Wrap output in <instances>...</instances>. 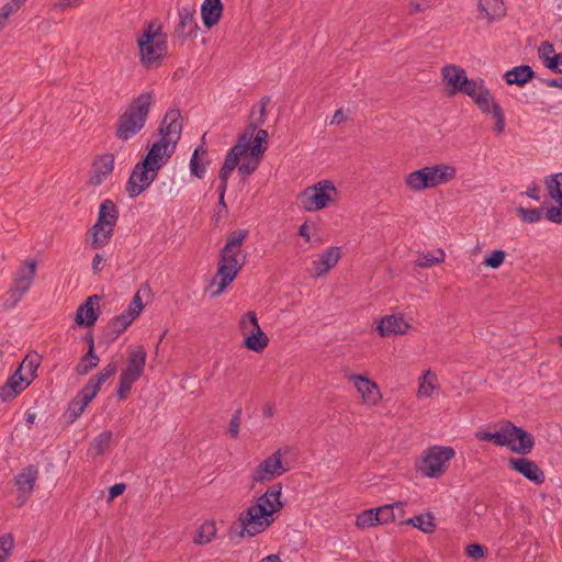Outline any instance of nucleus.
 Instances as JSON below:
<instances>
[{"label": "nucleus", "mask_w": 562, "mask_h": 562, "mask_svg": "<svg viewBox=\"0 0 562 562\" xmlns=\"http://www.w3.org/2000/svg\"><path fill=\"white\" fill-rule=\"evenodd\" d=\"M454 453L452 447L432 446L424 451L422 460L417 463V471L426 477H438L445 472L447 462Z\"/></svg>", "instance_id": "obj_7"}, {"label": "nucleus", "mask_w": 562, "mask_h": 562, "mask_svg": "<svg viewBox=\"0 0 562 562\" xmlns=\"http://www.w3.org/2000/svg\"><path fill=\"white\" fill-rule=\"evenodd\" d=\"M119 220V209L115 203L105 199L99 207L97 223L91 227L92 234L91 247L99 249L104 247L111 239L114 226Z\"/></svg>", "instance_id": "obj_6"}, {"label": "nucleus", "mask_w": 562, "mask_h": 562, "mask_svg": "<svg viewBox=\"0 0 562 562\" xmlns=\"http://www.w3.org/2000/svg\"><path fill=\"white\" fill-rule=\"evenodd\" d=\"M251 330L250 335L244 339V346L251 351L261 352L269 342L268 336L262 331L259 326L256 314L250 315Z\"/></svg>", "instance_id": "obj_22"}, {"label": "nucleus", "mask_w": 562, "mask_h": 562, "mask_svg": "<svg viewBox=\"0 0 562 562\" xmlns=\"http://www.w3.org/2000/svg\"><path fill=\"white\" fill-rule=\"evenodd\" d=\"M38 476V468L35 464H30L22 470L15 476V484L19 488V492L25 496H30L34 490L35 481Z\"/></svg>", "instance_id": "obj_28"}, {"label": "nucleus", "mask_w": 562, "mask_h": 562, "mask_svg": "<svg viewBox=\"0 0 562 562\" xmlns=\"http://www.w3.org/2000/svg\"><path fill=\"white\" fill-rule=\"evenodd\" d=\"M400 505H402V503H394V504H389V505L376 507V509L381 510V512H379V515H378V518L380 520L379 525H383L391 520H394V518H395L394 507L400 506Z\"/></svg>", "instance_id": "obj_48"}, {"label": "nucleus", "mask_w": 562, "mask_h": 562, "mask_svg": "<svg viewBox=\"0 0 562 562\" xmlns=\"http://www.w3.org/2000/svg\"><path fill=\"white\" fill-rule=\"evenodd\" d=\"M216 536V527L214 522L206 521L204 522L200 529L196 531V535L193 538V542L195 544H206L212 541V539Z\"/></svg>", "instance_id": "obj_38"}, {"label": "nucleus", "mask_w": 562, "mask_h": 562, "mask_svg": "<svg viewBox=\"0 0 562 562\" xmlns=\"http://www.w3.org/2000/svg\"><path fill=\"white\" fill-rule=\"evenodd\" d=\"M136 42L140 64L147 69L159 67L167 54L166 35L160 32V29L154 30V23H147L144 31L137 35Z\"/></svg>", "instance_id": "obj_5"}, {"label": "nucleus", "mask_w": 562, "mask_h": 562, "mask_svg": "<svg viewBox=\"0 0 562 562\" xmlns=\"http://www.w3.org/2000/svg\"><path fill=\"white\" fill-rule=\"evenodd\" d=\"M36 271V261L29 259L24 266H21L13 279V284L5 293L3 306L8 310L13 308L22 300L23 295L31 288Z\"/></svg>", "instance_id": "obj_8"}, {"label": "nucleus", "mask_w": 562, "mask_h": 562, "mask_svg": "<svg viewBox=\"0 0 562 562\" xmlns=\"http://www.w3.org/2000/svg\"><path fill=\"white\" fill-rule=\"evenodd\" d=\"M351 380L355 381V385L359 393H361L364 402L376 404L381 397L380 390L373 381L361 375H352Z\"/></svg>", "instance_id": "obj_29"}, {"label": "nucleus", "mask_w": 562, "mask_h": 562, "mask_svg": "<svg viewBox=\"0 0 562 562\" xmlns=\"http://www.w3.org/2000/svg\"><path fill=\"white\" fill-rule=\"evenodd\" d=\"M259 161H260V158H256V157H251L247 160H244L239 166H238V172L241 177H247V176H250L252 175L258 166H259Z\"/></svg>", "instance_id": "obj_51"}, {"label": "nucleus", "mask_w": 562, "mask_h": 562, "mask_svg": "<svg viewBox=\"0 0 562 562\" xmlns=\"http://www.w3.org/2000/svg\"><path fill=\"white\" fill-rule=\"evenodd\" d=\"M117 370L116 362L112 361L105 366L100 372L92 375L94 380L102 385L110 376H112Z\"/></svg>", "instance_id": "obj_54"}, {"label": "nucleus", "mask_w": 562, "mask_h": 562, "mask_svg": "<svg viewBox=\"0 0 562 562\" xmlns=\"http://www.w3.org/2000/svg\"><path fill=\"white\" fill-rule=\"evenodd\" d=\"M337 190L330 180H322L312 187H307L301 194L302 206L308 212L325 209L333 200L331 194Z\"/></svg>", "instance_id": "obj_10"}, {"label": "nucleus", "mask_w": 562, "mask_h": 562, "mask_svg": "<svg viewBox=\"0 0 562 562\" xmlns=\"http://www.w3.org/2000/svg\"><path fill=\"white\" fill-rule=\"evenodd\" d=\"M486 551H487V549L480 543H470V544L465 546V548H464L465 555L475 561L483 558L485 555Z\"/></svg>", "instance_id": "obj_53"}, {"label": "nucleus", "mask_w": 562, "mask_h": 562, "mask_svg": "<svg viewBox=\"0 0 562 562\" xmlns=\"http://www.w3.org/2000/svg\"><path fill=\"white\" fill-rule=\"evenodd\" d=\"M477 19L486 20L487 25L502 20L506 15V7L503 0H479Z\"/></svg>", "instance_id": "obj_18"}, {"label": "nucleus", "mask_w": 562, "mask_h": 562, "mask_svg": "<svg viewBox=\"0 0 562 562\" xmlns=\"http://www.w3.org/2000/svg\"><path fill=\"white\" fill-rule=\"evenodd\" d=\"M517 213L521 221H524L526 223H536V222L540 221V218L543 214V209H541V207L526 209V207L520 206L517 209Z\"/></svg>", "instance_id": "obj_44"}, {"label": "nucleus", "mask_w": 562, "mask_h": 562, "mask_svg": "<svg viewBox=\"0 0 562 562\" xmlns=\"http://www.w3.org/2000/svg\"><path fill=\"white\" fill-rule=\"evenodd\" d=\"M434 516L430 513L416 515L404 521L406 525H411L425 533H431L435 530Z\"/></svg>", "instance_id": "obj_35"}, {"label": "nucleus", "mask_w": 562, "mask_h": 562, "mask_svg": "<svg viewBox=\"0 0 562 562\" xmlns=\"http://www.w3.org/2000/svg\"><path fill=\"white\" fill-rule=\"evenodd\" d=\"M144 308V304L142 302V299L139 296V293L137 292L134 296L131 303L128 304L127 310L123 312L125 316H128L132 322L140 314V312Z\"/></svg>", "instance_id": "obj_46"}, {"label": "nucleus", "mask_w": 562, "mask_h": 562, "mask_svg": "<svg viewBox=\"0 0 562 562\" xmlns=\"http://www.w3.org/2000/svg\"><path fill=\"white\" fill-rule=\"evenodd\" d=\"M548 68L562 75V53L553 56V59L548 63Z\"/></svg>", "instance_id": "obj_61"}, {"label": "nucleus", "mask_w": 562, "mask_h": 562, "mask_svg": "<svg viewBox=\"0 0 562 562\" xmlns=\"http://www.w3.org/2000/svg\"><path fill=\"white\" fill-rule=\"evenodd\" d=\"M289 448L278 449L271 456L261 461L251 472V480L256 483H265L282 475L289 469L282 463V452L288 453Z\"/></svg>", "instance_id": "obj_11"}, {"label": "nucleus", "mask_w": 562, "mask_h": 562, "mask_svg": "<svg viewBox=\"0 0 562 562\" xmlns=\"http://www.w3.org/2000/svg\"><path fill=\"white\" fill-rule=\"evenodd\" d=\"M224 5L221 0H204L201 5L202 22L206 29L216 25L223 14Z\"/></svg>", "instance_id": "obj_25"}, {"label": "nucleus", "mask_w": 562, "mask_h": 562, "mask_svg": "<svg viewBox=\"0 0 562 562\" xmlns=\"http://www.w3.org/2000/svg\"><path fill=\"white\" fill-rule=\"evenodd\" d=\"M125 488H126V484H124V483H116V484L112 485L109 488L108 502H112L114 498L122 495L124 493Z\"/></svg>", "instance_id": "obj_60"}, {"label": "nucleus", "mask_w": 562, "mask_h": 562, "mask_svg": "<svg viewBox=\"0 0 562 562\" xmlns=\"http://www.w3.org/2000/svg\"><path fill=\"white\" fill-rule=\"evenodd\" d=\"M14 547V538L11 533L0 536V562H5Z\"/></svg>", "instance_id": "obj_45"}, {"label": "nucleus", "mask_w": 562, "mask_h": 562, "mask_svg": "<svg viewBox=\"0 0 562 562\" xmlns=\"http://www.w3.org/2000/svg\"><path fill=\"white\" fill-rule=\"evenodd\" d=\"M104 259L100 254H95L92 259V271L94 274L99 273L103 269Z\"/></svg>", "instance_id": "obj_64"}, {"label": "nucleus", "mask_w": 562, "mask_h": 562, "mask_svg": "<svg viewBox=\"0 0 562 562\" xmlns=\"http://www.w3.org/2000/svg\"><path fill=\"white\" fill-rule=\"evenodd\" d=\"M248 235V229H236L227 236L224 247L220 250L217 272L211 283V285H214L220 278V282L217 283L218 288L212 293V296L224 292L245 265L246 255L241 256V258H239V255L241 246Z\"/></svg>", "instance_id": "obj_2"}, {"label": "nucleus", "mask_w": 562, "mask_h": 562, "mask_svg": "<svg viewBox=\"0 0 562 562\" xmlns=\"http://www.w3.org/2000/svg\"><path fill=\"white\" fill-rule=\"evenodd\" d=\"M102 385H100L93 376H91L86 385L77 393V397L85 401V404H89L97 396Z\"/></svg>", "instance_id": "obj_39"}, {"label": "nucleus", "mask_w": 562, "mask_h": 562, "mask_svg": "<svg viewBox=\"0 0 562 562\" xmlns=\"http://www.w3.org/2000/svg\"><path fill=\"white\" fill-rule=\"evenodd\" d=\"M240 416H241V408L239 407L233 414L231 423H229L228 434L232 438H237V436L239 434Z\"/></svg>", "instance_id": "obj_57"}, {"label": "nucleus", "mask_w": 562, "mask_h": 562, "mask_svg": "<svg viewBox=\"0 0 562 562\" xmlns=\"http://www.w3.org/2000/svg\"><path fill=\"white\" fill-rule=\"evenodd\" d=\"M430 167H423L411 172L406 177V186L414 191H422L434 188Z\"/></svg>", "instance_id": "obj_26"}, {"label": "nucleus", "mask_w": 562, "mask_h": 562, "mask_svg": "<svg viewBox=\"0 0 562 562\" xmlns=\"http://www.w3.org/2000/svg\"><path fill=\"white\" fill-rule=\"evenodd\" d=\"M112 440V431L104 430L100 432L97 437L92 439L90 442L88 454L91 457H98L105 453V451L110 448V443Z\"/></svg>", "instance_id": "obj_33"}, {"label": "nucleus", "mask_w": 562, "mask_h": 562, "mask_svg": "<svg viewBox=\"0 0 562 562\" xmlns=\"http://www.w3.org/2000/svg\"><path fill=\"white\" fill-rule=\"evenodd\" d=\"M146 359H147L146 350L144 349L143 346H138L136 349L132 350L128 353L127 366L121 372V374L137 381L144 372Z\"/></svg>", "instance_id": "obj_19"}, {"label": "nucleus", "mask_w": 562, "mask_h": 562, "mask_svg": "<svg viewBox=\"0 0 562 562\" xmlns=\"http://www.w3.org/2000/svg\"><path fill=\"white\" fill-rule=\"evenodd\" d=\"M88 404H85V401L75 396L69 401L67 409L64 414V418L66 419V424L70 425L77 420L81 414L85 412Z\"/></svg>", "instance_id": "obj_36"}, {"label": "nucleus", "mask_w": 562, "mask_h": 562, "mask_svg": "<svg viewBox=\"0 0 562 562\" xmlns=\"http://www.w3.org/2000/svg\"><path fill=\"white\" fill-rule=\"evenodd\" d=\"M32 380L27 376H23L21 368H18L15 372L9 376L5 383L0 387V398L2 402H8L14 398L23 390H25Z\"/></svg>", "instance_id": "obj_16"}, {"label": "nucleus", "mask_w": 562, "mask_h": 562, "mask_svg": "<svg viewBox=\"0 0 562 562\" xmlns=\"http://www.w3.org/2000/svg\"><path fill=\"white\" fill-rule=\"evenodd\" d=\"M548 193L552 200L559 203L546 211V218L552 223H562V172L548 176L544 180Z\"/></svg>", "instance_id": "obj_12"}, {"label": "nucleus", "mask_w": 562, "mask_h": 562, "mask_svg": "<svg viewBox=\"0 0 562 562\" xmlns=\"http://www.w3.org/2000/svg\"><path fill=\"white\" fill-rule=\"evenodd\" d=\"M195 4H186L179 10V23L175 27V32L183 40L196 38L200 30L195 19Z\"/></svg>", "instance_id": "obj_14"}, {"label": "nucleus", "mask_w": 562, "mask_h": 562, "mask_svg": "<svg viewBox=\"0 0 562 562\" xmlns=\"http://www.w3.org/2000/svg\"><path fill=\"white\" fill-rule=\"evenodd\" d=\"M114 155L104 154L92 164V175L89 184L93 187L100 186L113 171Z\"/></svg>", "instance_id": "obj_20"}, {"label": "nucleus", "mask_w": 562, "mask_h": 562, "mask_svg": "<svg viewBox=\"0 0 562 562\" xmlns=\"http://www.w3.org/2000/svg\"><path fill=\"white\" fill-rule=\"evenodd\" d=\"M100 361L86 359V353L81 357L79 363L76 366L75 371L78 375L82 376L88 374L92 369L97 368Z\"/></svg>", "instance_id": "obj_52"}, {"label": "nucleus", "mask_w": 562, "mask_h": 562, "mask_svg": "<svg viewBox=\"0 0 562 562\" xmlns=\"http://www.w3.org/2000/svg\"><path fill=\"white\" fill-rule=\"evenodd\" d=\"M132 323L123 313L114 316L103 328L101 339L106 344L113 342Z\"/></svg>", "instance_id": "obj_24"}, {"label": "nucleus", "mask_w": 562, "mask_h": 562, "mask_svg": "<svg viewBox=\"0 0 562 562\" xmlns=\"http://www.w3.org/2000/svg\"><path fill=\"white\" fill-rule=\"evenodd\" d=\"M210 164L211 160L207 157L198 156L196 151H193L189 164L190 173L198 179H203Z\"/></svg>", "instance_id": "obj_37"}, {"label": "nucleus", "mask_w": 562, "mask_h": 562, "mask_svg": "<svg viewBox=\"0 0 562 562\" xmlns=\"http://www.w3.org/2000/svg\"><path fill=\"white\" fill-rule=\"evenodd\" d=\"M269 134L266 130H258L252 143H247L245 151L250 157L261 158L267 150Z\"/></svg>", "instance_id": "obj_32"}, {"label": "nucleus", "mask_w": 562, "mask_h": 562, "mask_svg": "<svg viewBox=\"0 0 562 562\" xmlns=\"http://www.w3.org/2000/svg\"><path fill=\"white\" fill-rule=\"evenodd\" d=\"M260 506L261 505L252 504L240 514L239 537H244L245 535L255 537L266 530V528L274 521L272 510L265 509Z\"/></svg>", "instance_id": "obj_9"}, {"label": "nucleus", "mask_w": 562, "mask_h": 562, "mask_svg": "<svg viewBox=\"0 0 562 562\" xmlns=\"http://www.w3.org/2000/svg\"><path fill=\"white\" fill-rule=\"evenodd\" d=\"M379 509L370 508L366 509L357 516L356 525L361 528H369L378 526L380 520L378 518Z\"/></svg>", "instance_id": "obj_40"}, {"label": "nucleus", "mask_w": 562, "mask_h": 562, "mask_svg": "<svg viewBox=\"0 0 562 562\" xmlns=\"http://www.w3.org/2000/svg\"><path fill=\"white\" fill-rule=\"evenodd\" d=\"M459 92L469 95L483 113H491L495 120L494 131L502 134L505 131V116L501 105L494 100L490 90L467 77L464 69L459 68Z\"/></svg>", "instance_id": "obj_3"}, {"label": "nucleus", "mask_w": 562, "mask_h": 562, "mask_svg": "<svg viewBox=\"0 0 562 562\" xmlns=\"http://www.w3.org/2000/svg\"><path fill=\"white\" fill-rule=\"evenodd\" d=\"M510 425L512 422L509 420H502L499 423V430L491 432L486 430H480L475 432V437L480 441H492L496 446L499 447H508L512 446V438H510Z\"/></svg>", "instance_id": "obj_21"}, {"label": "nucleus", "mask_w": 562, "mask_h": 562, "mask_svg": "<svg viewBox=\"0 0 562 562\" xmlns=\"http://www.w3.org/2000/svg\"><path fill=\"white\" fill-rule=\"evenodd\" d=\"M38 366L40 361L37 360V358L25 357L19 368H21V370L24 369L25 371H27V373L31 375L30 380H32L36 376V370Z\"/></svg>", "instance_id": "obj_56"}, {"label": "nucleus", "mask_w": 562, "mask_h": 562, "mask_svg": "<svg viewBox=\"0 0 562 562\" xmlns=\"http://www.w3.org/2000/svg\"><path fill=\"white\" fill-rule=\"evenodd\" d=\"M432 173L434 188L447 183L457 175V169L449 165H436L430 167Z\"/></svg>", "instance_id": "obj_34"}, {"label": "nucleus", "mask_w": 562, "mask_h": 562, "mask_svg": "<svg viewBox=\"0 0 562 562\" xmlns=\"http://www.w3.org/2000/svg\"><path fill=\"white\" fill-rule=\"evenodd\" d=\"M245 148L246 147L244 144L237 143L236 145H234L227 151L223 165L226 167L228 166L232 169H235L238 166L241 156L247 155Z\"/></svg>", "instance_id": "obj_41"}, {"label": "nucleus", "mask_w": 562, "mask_h": 562, "mask_svg": "<svg viewBox=\"0 0 562 562\" xmlns=\"http://www.w3.org/2000/svg\"><path fill=\"white\" fill-rule=\"evenodd\" d=\"M101 296L98 294L88 296L86 301L79 305L76 311L75 322L79 326L91 327L95 324L100 315L99 301Z\"/></svg>", "instance_id": "obj_15"}, {"label": "nucleus", "mask_w": 562, "mask_h": 562, "mask_svg": "<svg viewBox=\"0 0 562 562\" xmlns=\"http://www.w3.org/2000/svg\"><path fill=\"white\" fill-rule=\"evenodd\" d=\"M16 10L18 8H15V5L11 1H9L1 8L0 18L7 20Z\"/></svg>", "instance_id": "obj_62"}, {"label": "nucleus", "mask_w": 562, "mask_h": 562, "mask_svg": "<svg viewBox=\"0 0 562 562\" xmlns=\"http://www.w3.org/2000/svg\"><path fill=\"white\" fill-rule=\"evenodd\" d=\"M437 254H438V256H435L430 252L420 254L415 261L416 266H418L420 268H429V267H432L435 263L443 261V258H445L443 250L438 249Z\"/></svg>", "instance_id": "obj_43"}, {"label": "nucleus", "mask_w": 562, "mask_h": 562, "mask_svg": "<svg viewBox=\"0 0 562 562\" xmlns=\"http://www.w3.org/2000/svg\"><path fill=\"white\" fill-rule=\"evenodd\" d=\"M117 370L116 362L112 361L105 366L100 372L92 375L94 380L102 385L110 376H112Z\"/></svg>", "instance_id": "obj_55"}, {"label": "nucleus", "mask_w": 562, "mask_h": 562, "mask_svg": "<svg viewBox=\"0 0 562 562\" xmlns=\"http://www.w3.org/2000/svg\"><path fill=\"white\" fill-rule=\"evenodd\" d=\"M341 257V250L339 247H329L321 255L318 260L313 261L316 269V274L322 276L327 273L334 268Z\"/></svg>", "instance_id": "obj_30"}, {"label": "nucleus", "mask_w": 562, "mask_h": 562, "mask_svg": "<svg viewBox=\"0 0 562 562\" xmlns=\"http://www.w3.org/2000/svg\"><path fill=\"white\" fill-rule=\"evenodd\" d=\"M535 77V71L528 65H520L505 72L504 78L507 85L522 87Z\"/></svg>", "instance_id": "obj_31"}, {"label": "nucleus", "mask_w": 562, "mask_h": 562, "mask_svg": "<svg viewBox=\"0 0 562 562\" xmlns=\"http://www.w3.org/2000/svg\"><path fill=\"white\" fill-rule=\"evenodd\" d=\"M281 483L272 484L265 494L258 497L255 505H261L265 509L272 510V514L279 512L283 507L281 501Z\"/></svg>", "instance_id": "obj_27"}, {"label": "nucleus", "mask_w": 562, "mask_h": 562, "mask_svg": "<svg viewBox=\"0 0 562 562\" xmlns=\"http://www.w3.org/2000/svg\"><path fill=\"white\" fill-rule=\"evenodd\" d=\"M505 251L501 249L493 250L491 255L486 256L483 263L492 269H497L505 260Z\"/></svg>", "instance_id": "obj_47"}, {"label": "nucleus", "mask_w": 562, "mask_h": 562, "mask_svg": "<svg viewBox=\"0 0 562 562\" xmlns=\"http://www.w3.org/2000/svg\"><path fill=\"white\" fill-rule=\"evenodd\" d=\"M258 130V125L250 119L246 131L239 136V144H244L247 147V143H250L255 132Z\"/></svg>", "instance_id": "obj_58"}, {"label": "nucleus", "mask_w": 562, "mask_h": 562, "mask_svg": "<svg viewBox=\"0 0 562 562\" xmlns=\"http://www.w3.org/2000/svg\"><path fill=\"white\" fill-rule=\"evenodd\" d=\"M509 468L522 475L528 481L536 485H541L546 481V475L542 469L532 460L527 458H509Z\"/></svg>", "instance_id": "obj_13"}, {"label": "nucleus", "mask_w": 562, "mask_h": 562, "mask_svg": "<svg viewBox=\"0 0 562 562\" xmlns=\"http://www.w3.org/2000/svg\"><path fill=\"white\" fill-rule=\"evenodd\" d=\"M443 80L448 83V94H457V65H448L442 68Z\"/></svg>", "instance_id": "obj_42"}, {"label": "nucleus", "mask_w": 562, "mask_h": 562, "mask_svg": "<svg viewBox=\"0 0 562 562\" xmlns=\"http://www.w3.org/2000/svg\"><path fill=\"white\" fill-rule=\"evenodd\" d=\"M227 190V181L220 180V186L217 188L218 193V206H225V193Z\"/></svg>", "instance_id": "obj_63"}, {"label": "nucleus", "mask_w": 562, "mask_h": 562, "mask_svg": "<svg viewBox=\"0 0 562 562\" xmlns=\"http://www.w3.org/2000/svg\"><path fill=\"white\" fill-rule=\"evenodd\" d=\"M182 127L180 110L170 109L159 125L160 138L148 148L147 154L134 166L130 175L125 187L128 198L135 199L156 180L159 170L175 154Z\"/></svg>", "instance_id": "obj_1"}, {"label": "nucleus", "mask_w": 562, "mask_h": 562, "mask_svg": "<svg viewBox=\"0 0 562 562\" xmlns=\"http://www.w3.org/2000/svg\"><path fill=\"white\" fill-rule=\"evenodd\" d=\"M409 325L402 316L386 315L381 318L376 326V330L382 337L402 335L407 331Z\"/></svg>", "instance_id": "obj_23"}, {"label": "nucleus", "mask_w": 562, "mask_h": 562, "mask_svg": "<svg viewBox=\"0 0 562 562\" xmlns=\"http://www.w3.org/2000/svg\"><path fill=\"white\" fill-rule=\"evenodd\" d=\"M136 381L133 380V379H130L125 375H120V382H119V387H117V391H116V395L119 397L120 401L122 400H125L128 395V393L131 392L132 390V386L133 384L135 383Z\"/></svg>", "instance_id": "obj_50"}, {"label": "nucleus", "mask_w": 562, "mask_h": 562, "mask_svg": "<svg viewBox=\"0 0 562 562\" xmlns=\"http://www.w3.org/2000/svg\"><path fill=\"white\" fill-rule=\"evenodd\" d=\"M153 103V92H144L135 98L117 119L116 137L121 140H128L140 132L145 126Z\"/></svg>", "instance_id": "obj_4"}, {"label": "nucleus", "mask_w": 562, "mask_h": 562, "mask_svg": "<svg viewBox=\"0 0 562 562\" xmlns=\"http://www.w3.org/2000/svg\"><path fill=\"white\" fill-rule=\"evenodd\" d=\"M83 340L88 344V351L86 352V359L100 361V358L94 351V338L91 331L87 333Z\"/></svg>", "instance_id": "obj_59"}, {"label": "nucleus", "mask_w": 562, "mask_h": 562, "mask_svg": "<svg viewBox=\"0 0 562 562\" xmlns=\"http://www.w3.org/2000/svg\"><path fill=\"white\" fill-rule=\"evenodd\" d=\"M509 430L512 438V446H509V449L513 452L522 456L530 453L535 447V437L530 432L520 427H517L513 423Z\"/></svg>", "instance_id": "obj_17"}, {"label": "nucleus", "mask_w": 562, "mask_h": 562, "mask_svg": "<svg viewBox=\"0 0 562 562\" xmlns=\"http://www.w3.org/2000/svg\"><path fill=\"white\" fill-rule=\"evenodd\" d=\"M554 47L548 41L542 42L538 48V56L542 60L543 65L548 68V63L553 59Z\"/></svg>", "instance_id": "obj_49"}]
</instances>
